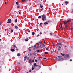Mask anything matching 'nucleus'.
<instances>
[{"label": "nucleus", "mask_w": 73, "mask_h": 73, "mask_svg": "<svg viewBox=\"0 0 73 73\" xmlns=\"http://www.w3.org/2000/svg\"><path fill=\"white\" fill-rule=\"evenodd\" d=\"M42 20L43 21H45L46 20V17L45 15H43L42 16Z\"/></svg>", "instance_id": "1"}, {"label": "nucleus", "mask_w": 73, "mask_h": 73, "mask_svg": "<svg viewBox=\"0 0 73 73\" xmlns=\"http://www.w3.org/2000/svg\"><path fill=\"white\" fill-rule=\"evenodd\" d=\"M64 58L66 59H67V58H69V54H66L64 56Z\"/></svg>", "instance_id": "2"}, {"label": "nucleus", "mask_w": 73, "mask_h": 73, "mask_svg": "<svg viewBox=\"0 0 73 73\" xmlns=\"http://www.w3.org/2000/svg\"><path fill=\"white\" fill-rule=\"evenodd\" d=\"M59 48H61V46H62V45H61V43H59Z\"/></svg>", "instance_id": "3"}, {"label": "nucleus", "mask_w": 73, "mask_h": 73, "mask_svg": "<svg viewBox=\"0 0 73 73\" xmlns=\"http://www.w3.org/2000/svg\"><path fill=\"white\" fill-rule=\"evenodd\" d=\"M11 19H9L8 20V21L7 22L8 24H9V23H11Z\"/></svg>", "instance_id": "4"}, {"label": "nucleus", "mask_w": 73, "mask_h": 73, "mask_svg": "<svg viewBox=\"0 0 73 73\" xmlns=\"http://www.w3.org/2000/svg\"><path fill=\"white\" fill-rule=\"evenodd\" d=\"M27 56H25V59L24 60V61H25L26 60V59H27Z\"/></svg>", "instance_id": "5"}, {"label": "nucleus", "mask_w": 73, "mask_h": 73, "mask_svg": "<svg viewBox=\"0 0 73 73\" xmlns=\"http://www.w3.org/2000/svg\"><path fill=\"white\" fill-rule=\"evenodd\" d=\"M25 40L26 41H28V38H27L26 39H25Z\"/></svg>", "instance_id": "6"}, {"label": "nucleus", "mask_w": 73, "mask_h": 73, "mask_svg": "<svg viewBox=\"0 0 73 73\" xmlns=\"http://www.w3.org/2000/svg\"><path fill=\"white\" fill-rule=\"evenodd\" d=\"M11 52H15V50L14 49H11Z\"/></svg>", "instance_id": "7"}, {"label": "nucleus", "mask_w": 73, "mask_h": 73, "mask_svg": "<svg viewBox=\"0 0 73 73\" xmlns=\"http://www.w3.org/2000/svg\"><path fill=\"white\" fill-rule=\"evenodd\" d=\"M36 66H38V68H41V66H40L36 65Z\"/></svg>", "instance_id": "8"}, {"label": "nucleus", "mask_w": 73, "mask_h": 73, "mask_svg": "<svg viewBox=\"0 0 73 73\" xmlns=\"http://www.w3.org/2000/svg\"><path fill=\"white\" fill-rule=\"evenodd\" d=\"M48 24V23L47 22H45L44 23V25H46V24Z\"/></svg>", "instance_id": "9"}, {"label": "nucleus", "mask_w": 73, "mask_h": 73, "mask_svg": "<svg viewBox=\"0 0 73 73\" xmlns=\"http://www.w3.org/2000/svg\"><path fill=\"white\" fill-rule=\"evenodd\" d=\"M60 54L62 56H65V54H63L62 53H60Z\"/></svg>", "instance_id": "10"}, {"label": "nucleus", "mask_w": 73, "mask_h": 73, "mask_svg": "<svg viewBox=\"0 0 73 73\" xmlns=\"http://www.w3.org/2000/svg\"><path fill=\"white\" fill-rule=\"evenodd\" d=\"M15 29H17V28H18V27H17V26H15Z\"/></svg>", "instance_id": "11"}, {"label": "nucleus", "mask_w": 73, "mask_h": 73, "mask_svg": "<svg viewBox=\"0 0 73 73\" xmlns=\"http://www.w3.org/2000/svg\"><path fill=\"white\" fill-rule=\"evenodd\" d=\"M67 23H68V22H65L64 23V25H65V24H67Z\"/></svg>", "instance_id": "12"}, {"label": "nucleus", "mask_w": 73, "mask_h": 73, "mask_svg": "<svg viewBox=\"0 0 73 73\" xmlns=\"http://www.w3.org/2000/svg\"><path fill=\"white\" fill-rule=\"evenodd\" d=\"M15 23H17V19H16L15 20Z\"/></svg>", "instance_id": "13"}, {"label": "nucleus", "mask_w": 73, "mask_h": 73, "mask_svg": "<svg viewBox=\"0 0 73 73\" xmlns=\"http://www.w3.org/2000/svg\"><path fill=\"white\" fill-rule=\"evenodd\" d=\"M16 4L17 5H19V2H17L16 3Z\"/></svg>", "instance_id": "14"}, {"label": "nucleus", "mask_w": 73, "mask_h": 73, "mask_svg": "<svg viewBox=\"0 0 73 73\" xmlns=\"http://www.w3.org/2000/svg\"><path fill=\"white\" fill-rule=\"evenodd\" d=\"M32 34L33 35H35V33L33 32H32Z\"/></svg>", "instance_id": "15"}, {"label": "nucleus", "mask_w": 73, "mask_h": 73, "mask_svg": "<svg viewBox=\"0 0 73 73\" xmlns=\"http://www.w3.org/2000/svg\"><path fill=\"white\" fill-rule=\"evenodd\" d=\"M40 8H42V7H43V6H41V5L40 4Z\"/></svg>", "instance_id": "16"}, {"label": "nucleus", "mask_w": 73, "mask_h": 73, "mask_svg": "<svg viewBox=\"0 0 73 73\" xmlns=\"http://www.w3.org/2000/svg\"><path fill=\"white\" fill-rule=\"evenodd\" d=\"M48 52H44V54H48Z\"/></svg>", "instance_id": "17"}, {"label": "nucleus", "mask_w": 73, "mask_h": 73, "mask_svg": "<svg viewBox=\"0 0 73 73\" xmlns=\"http://www.w3.org/2000/svg\"><path fill=\"white\" fill-rule=\"evenodd\" d=\"M42 45L43 47H44V46H45L44 45V43L42 44Z\"/></svg>", "instance_id": "18"}, {"label": "nucleus", "mask_w": 73, "mask_h": 73, "mask_svg": "<svg viewBox=\"0 0 73 73\" xmlns=\"http://www.w3.org/2000/svg\"><path fill=\"white\" fill-rule=\"evenodd\" d=\"M20 54H21L20 53L18 54H17L18 56H20Z\"/></svg>", "instance_id": "19"}, {"label": "nucleus", "mask_w": 73, "mask_h": 73, "mask_svg": "<svg viewBox=\"0 0 73 73\" xmlns=\"http://www.w3.org/2000/svg\"><path fill=\"white\" fill-rule=\"evenodd\" d=\"M36 66V63H34V66L35 67V66Z\"/></svg>", "instance_id": "20"}, {"label": "nucleus", "mask_w": 73, "mask_h": 73, "mask_svg": "<svg viewBox=\"0 0 73 73\" xmlns=\"http://www.w3.org/2000/svg\"><path fill=\"white\" fill-rule=\"evenodd\" d=\"M40 50H37V52H40Z\"/></svg>", "instance_id": "21"}, {"label": "nucleus", "mask_w": 73, "mask_h": 73, "mask_svg": "<svg viewBox=\"0 0 73 73\" xmlns=\"http://www.w3.org/2000/svg\"><path fill=\"white\" fill-rule=\"evenodd\" d=\"M13 32V30L12 29L11 30V32Z\"/></svg>", "instance_id": "22"}, {"label": "nucleus", "mask_w": 73, "mask_h": 73, "mask_svg": "<svg viewBox=\"0 0 73 73\" xmlns=\"http://www.w3.org/2000/svg\"><path fill=\"white\" fill-rule=\"evenodd\" d=\"M32 62H34V60H33L32 61Z\"/></svg>", "instance_id": "23"}, {"label": "nucleus", "mask_w": 73, "mask_h": 73, "mask_svg": "<svg viewBox=\"0 0 73 73\" xmlns=\"http://www.w3.org/2000/svg\"><path fill=\"white\" fill-rule=\"evenodd\" d=\"M62 24L61 25V27H60V28H62Z\"/></svg>", "instance_id": "24"}, {"label": "nucleus", "mask_w": 73, "mask_h": 73, "mask_svg": "<svg viewBox=\"0 0 73 73\" xmlns=\"http://www.w3.org/2000/svg\"><path fill=\"white\" fill-rule=\"evenodd\" d=\"M58 58H61V57H61V56H58Z\"/></svg>", "instance_id": "25"}, {"label": "nucleus", "mask_w": 73, "mask_h": 73, "mask_svg": "<svg viewBox=\"0 0 73 73\" xmlns=\"http://www.w3.org/2000/svg\"><path fill=\"white\" fill-rule=\"evenodd\" d=\"M70 21V20H68L67 22V23H68V22H69V21Z\"/></svg>", "instance_id": "26"}, {"label": "nucleus", "mask_w": 73, "mask_h": 73, "mask_svg": "<svg viewBox=\"0 0 73 73\" xmlns=\"http://www.w3.org/2000/svg\"><path fill=\"white\" fill-rule=\"evenodd\" d=\"M41 17L40 16H39L38 17V18L39 19H40V18H41Z\"/></svg>", "instance_id": "27"}, {"label": "nucleus", "mask_w": 73, "mask_h": 73, "mask_svg": "<svg viewBox=\"0 0 73 73\" xmlns=\"http://www.w3.org/2000/svg\"><path fill=\"white\" fill-rule=\"evenodd\" d=\"M65 3H66V4H68V1H65Z\"/></svg>", "instance_id": "28"}, {"label": "nucleus", "mask_w": 73, "mask_h": 73, "mask_svg": "<svg viewBox=\"0 0 73 73\" xmlns=\"http://www.w3.org/2000/svg\"><path fill=\"white\" fill-rule=\"evenodd\" d=\"M13 47H14V48H15V47H16V46L15 45H13Z\"/></svg>", "instance_id": "29"}, {"label": "nucleus", "mask_w": 73, "mask_h": 73, "mask_svg": "<svg viewBox=\"0 0 73 73\" xmlns=\"http://www.w3.org/2000/svg\"><path fill=\"white\" fill-rule=\"evenodd\" d=\"M42 24V23H40V25H41Z\"/></svg>", "instance_id": "30"}, {"label": "nucleus", "mask_w": 73, "mask_h": 73, "mask_svg": "<svg viewBox=\"0 0 73 73\" xmlns=\"http://www.w3.org/2000/svg\"><path fill=\"white\" fill-rule=\"evenodd\" d=\"M17 8H20V6H17Z\"/></svg>", "instance_id": "31"}, {"label": "nucleus", "mask_w": 73, "mask_h": 73, "mask_svg": "<svg viewBox=\"0 0 73 73\" xmlns=\"http://www.w3.org/2000/svg\"><path fill=\"white\" fill-rule=\"evenodd\" d=\"M32 54H31V53H30V56H32Z\"/></svg>", "instance_id": "32"}, {"label": "nucleus", "mask_w": 73, "mask_h": 73, "mask_svg": "<svg viewBox=\"0 0 73 73\" xmlns=\"http://www.w3.org/2000/svg\"><path fill=\"white\" fill-rule=\"evenodd\" d=\"M32 70H34V68H33L32 67Z\"/></svg>", "instance_id": "33"}, {"label": "nucleus", "mask_w": 73, "mask_h": 73, "mask_svg": "<svg viewBox=\"0 0 73 73\" xmlns=\"http://www.w3.org/2000/svg\"><path fill=\"white\" fill-rule=\"evenodd\" d=\"M36 45H34V48H35V47H36Z\"/></svg>", "instance_id": "34"}, {"label": "nucleus", "mask_w": 73, "mask_h": 73, "mask_svg": "<svg viewBox=\"0 0 73 73\" xmlns=\"http://www.w3.org/2000/svg\"><path fill=\"white\" fill-rule=\"evenodd\" d=\"M17 64H20V62H18Z\"/></svg>", "instance_id": "35"}, {"label": "nucleus", "mask_w": 73, "mask_h": 73, "mask_svg": "<svg viewBox=\"0 0 73 73\" xmlns=\"http://www.w3.org/2000/svg\"><path fill=\"white\" fill-rule=\"evenodd\" d=\"M25 1V0H22V1L23 2V1Z\"/></svg>", "instance_id": "36"}, {"label": "nucleus", "mask_w": 73, "mask_h": 73, "mask_svg": "<svg viewBox=\"0 0 73 73\" xmlns=\"http://www.w3.org/2000/svg\"><path fill=\"white\" fill-rule=\"evenodd\" d=\"M68 27V26L67 25H66L65 26V28H67V27Z\"/></svg>", "instance_id": "37"}, {"label": "nucleus", "mask_w": 73, "mask_h": 73, "mask_svg": "<svg viewBox=\"0 0 73 73\" xmlns=\"http://www.w3.org/2000/svg\"><path fill=\"white\" fill-rule=\"evenodd\" d=\"M37 37H38V36H39V35H37Z\"/></svg>", "instance_id": "38"}, {"label": "nucleus", "mask_w": 73, "mask_h": 73, "mask_svg": "<svg viewBox=\"0 0 73 73\" xmlns=\"http://www.w3.org/2000/svg\"><path fill=\"white\" fill-rule=\"evenodd\" d=\"M35 62H37V60H35Z\"/></svg>", "instance_id": "39"}, {"label": "nucleus", "mask_w": 73, "mask_h": 73, "mask_svg": "<svg viewBox=\"0 0 73 73\" xmlns=\"http://www.w3.org/2000/svg\"><path fill=\"white\" fill-rule=\"evenodd\" d=\"M29 51H31V50L30 49H29Z\"/></svg>", "instance_id": "40"}, {"label": "nucleus", "mask_w": 73, "mask_h": 73, "mask_svg": "<svg viewBox=\"0 0 73 73\" xmlns=\"http://www.w3.org/2000/svg\"><path fill=\"white\" fill-rule=\"evenodd\" d=\"M19 15H20V14H21V12H19Z\"/></svg>", "instance_id": "41"}, {"label": "nucleus", "mask_w": 73, "mask_h": 73, "mask_svg": "<svg viewBox=\"0 0 73 73\" xmlns=\"http://www.w3.org/2000/svg\"><path fill=\"white\" fill-rule=\"evenodd\" d=\"M46 50H48V49H48V48H46Z\"/></svg>", "instance_id": "42"}, {"label": "nucleus", "mask_w": 73, "mask_h": 73, "mask_svg": "<svg viewBox=\"0 0 73 73\" xmlns=\"http://www.w3.org/2000/svg\"><path fill=\"white\" fill-rule=\"evenodd\" d=\"M40 35H41V34H42V33L40 32Z\"/></svg>", "instance_id": "43"}, {"label": "nucleus", "mask_w": 73, "mask_h": 73, "mask_svg": "<svg viewBox=\"0 0 73 73\" xmlns=\"http://www.w3.org/2000/svg\"><path fill=\"white\" fill-rule=\"evenodd\" d=\"M58 50H60V48H58Z\"/></svg>", "instance_id": "44"}, {"label": "nucleus", "mask_w": 73, "mask_h": 73, "mask_svg": "<svg viewBox=\"0 0 73 73\" xmlns=\"http://www.w3.org/2000/svg\"><path fill=\"white\" fill-rule=\"evenodd\" d=\"M72 25H73V22H72V23H71Z\"/></svg>", "instance_id": "45"}, {"label": "nucleus", "mask_w": 73, "mask_h": 73, "mask_svg": "<svg viewBox=\"0 0 73 73\" xmlns=\"http://www.w3.org/2000/svg\"><path fill=\"white\" fill-rule=\"evenodd\" d=\"M38 48V46L36 47V49H37V48Z\"/></svg>", "instance_id": "46"}, {"label": "nucleus", "mask_w": 73, "mask_h": 73, "mask_svg": "<svg viewBox=\"0 0 73 73\" xmlns=\"http://www.w3.org/2000/svg\"><path fill=\"white\" fill-rule=\"evenodd\" d=\"M50 35H52V34L51 33H50Z\"/></svg>", "instance_id": "47"}, {"label": "nucleus", "mask_w": 73, "mask_h": 73, "mask_svg": "<svg viewBox=\"0 0 73 73\" xmlns=\"http://www.w3.org/2000/svg\"><path fill=\"white\" fill-rule=\"evenodd\" d=\"M31 70H29V72H31Z\"/></svg>", "instance_id": "48"}, {"label": "nucleus", "mask_w": 73, "mask_h": 73, "mask_svg": "<svg viewBox=\"0 0 73 73\" xmlns=\"http://www.w3.org/2000/svg\"><path fill=\"white\" fill-rule=\"evenodd\" d=\"M5 4H6L7 3V2H5Z\"/></svg>", "instance_id": "49"}, {"label": "nucleus", "mask_w": 73, "mask_h": 73, "mask_svg": "<svg viewBox=\"0 0 73 73\" xmlns=\"http://www.w3.org/2000/svg\"><path fill=\"white\" fill-rule=\"evenodd\" d=\"M31 31H30V30H29L28 31V32H30Z\"/></svg>", "instance_id": "50"}, {"label": "nucleus", "mask_w": 73, "mask_h": 73, "mask_svg": "<svg viewBox=\"0 0 73 73\" xmlns=\"http://www.w3.org/2000/svg\"><path fill=\"white\" fill-rule=\"evenodd\" d=\"M71 30H73L72 28H71Z\"/></svg>", "instance_id": "51"}, {"label": "nucleus", "mask_w": 73, "mask_h": 73, "mask_svg": "<svg viewBox=\"0 0 73 73\" xmlns=\"http://www.w3.org/2000/svg\"><path fill=\"white\" fill-rule=\"evenodd\" d=\"M70 61H72V59H70Z\"/></svg>", "instance_id": "52"}, {"label": "nucleus", "mask_w": 73, "mask_h": 73, "mask_svg": "<svg viewBox=\"0 0 73 73\" xmlns=\"http://www.w3.org/2000/svg\"><path fill=\"white\" fill-rule=\"evenodd\" d=\"M44 59H46V58H44Z\"/></svg>", "instance_id": "53"}, {"label": "nucleus", "mask_w": 73, "mask_h": 73, "mask_svg": "<svg viewBox=\"0 0 73 73\" xmlns=\"http://www.w3.org/2000/svg\"><path fill=\"white\" fill-rule=\"evenodd\" d=\"M47 22H50V21H47Z\"/></svg>", "instance_id": "54"}, {"label": "nucleus", "mask_w": 73, "mask_h": 73, "mask_svg": "<svg viewBox=\"0 0 73 73\" xmlns=\"http://www.w3.org/2000/svg\"><path fill=\"white\" fill-rule=\"evenodd\" d=\"M61 29H62V30H63V28H62Z\"/></svg>", "instance_id": "55"}, {"label": "nucleus", "mask_w": 73, "mask_h": 73, "mask_svg": "<svg viewBox=\"0 0 73 73\" xmlns=\"http://www.w3.org/2000/svg\"><path fill=\"white\" fill-rule=\"evenodd\" d=\"M35 57H34V59H35Z\"/></svg>", "instance_id": "56"}, {"label": "nucleus", "mask_w": 73, "mask_h": 73, "mask_svg": "<svg viewBox=\"0 0 73 73\" xmlns=\"http://www.w3.org/2000/svg\"><path fill=\"white\" fill-rule=\"evenodd\" d=\"M40 43H41V42H40Z\"/></svg>", "instance_id": "57"}, {"label": "nucleus", "mask_w": 73, "mask_h": 73, "mask_svg": "<svg viewBox=\"0 0 73 73\" xmlns=\"http://www.w3.org/2000/svg\"><path fill=\"white\" fill-rule=\"evenodd\" d=\"M31 59H30V60H29L30 61H31Z\"/></svg>", "instance_id": "58"}, {"label": "nucleus", "mask_w": 73, "mask_h": 73, "mask_svg": "<svg viewBox=\"0 0 73 73\" xmlns=\"http://www.w3.org/2000/svg\"><path fill=\"white\" fill-rule=\"evenodd\" d=\"M72 21H73V19H72Z\"/></svg>", "instance_id": "59"}, {"label": "nucleus", "mask_w": 73, "mask_h": 73, "mask_svg": "<svg viewBox=\"0 0 73 73\" xmlns=\"http://www.w3.org/2000/svg\"><path fill=\"white\" fill-rule=\"evenodd\" d=\"M60 24L61 25V23H60Z\"/></svg>", "instance_id": "60"}, {"label": "nucleus", "mask_w": 73, "mask_h": 73, "mask_svg": "<svg viewBox=\"0 0 73 73\" xmlns=\"http://www.w3.org/2000/svg\"><path fill=\"white\" fill-rule=\"evenodd\" d=\"M60 27V25H59V27Z\"/></svg>", "instance_id": "61"}, {"label": "nucleus", "mask_w": 73, "mask_h": 73, "mask_svg": "<svg viewBox=\"0 0 73 73\" xmlns=\"http://www.w3.org/2000/svg\"><path fill=\"white\" fill-rule=\"evenodd\" d=\"M35 50V48H34V50Z\"/></svg>", "instance_id": "62"}, {"label": "nucleus", "mask_w": 73, "mask_h": 73, "mask_svg": "<svg viewBox=\"0 0 73 73\" xmlns=\"http://www.w3.org/2000/svg\"><path fill=\"white\" fill-rule=\"evenodd\" d=\"M65 47H66V46H65Z\"/></svg>", "instance_id": "63"}, {"label": "nucleus", "mask_w": 73, "mask_h": 73, "mask_svg": "<svg viewBox=\"0 0 73 73\" xmlns=\"http://www.w3.org/2000/svg\"><path fill=\"white\" fill-rule=\"evenodd\" d=\"M45 42H44V44H45Z\"/></svg>", "instance_id": "64"}]
</instances>
